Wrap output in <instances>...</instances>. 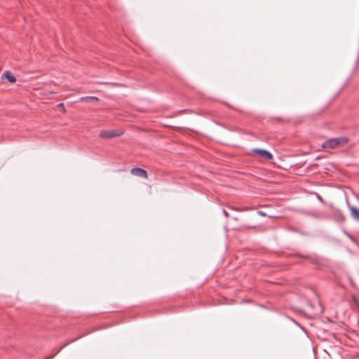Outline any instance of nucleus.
I'll list each match as a JSON object with an SVG mask.
<instances>
[{
    "instance_id": "7ed1b4c3",
    "label": "nucleus",
    "mask_w": 359,
    "mask_h": 359,
    "mask_svg": "<svg viewBox=\"0 0 359 359\" xmlns=\"http://www.w3.org/2000/svg\"><path fill=\"white\" fill-rule=\"evenodd\" d=\"M252 152L253 154L259 155L260 157L266 160H271L273 158L272 154L266 149H252Z\"/></svg>"
},
{
    "instance_id": "f8f14e48",
    "label": "nucleus",
    "mask_w": 359,
    "mask_h": 359,
    "mask_svg": "<svg viewBox=\"0 0 359 359\" xmlns=\"http://www.w3.org/2000/svg\"><path fill=\"white\" fill-rule=\"evenodd\" d=\"M57 106H58L59 107H62V108H64V104H63V103H60V104H57Z\"/></svg>"
},
{
    "instance_id": "1a4fd4ad",
    "label": "nucleus",
    "mask_w": 359,
    "mask_h": 359,
    "mask_svg": "<svg viewBox=\"0 0 359 359\" xmlns=\"http://www.w3.org/2000/svg\"><path fill=\"white\" fill-rule=\"evenodd\" d=\"M98 98L95 96H86L82 97L80 98V101H86V102H90V101H97Z\"/></svg>"
},
{
    "instance_id": "20e7f679",
    "label": "nucleus",
    "mask_w": 359,
    "mask_h": 359,
    "mask_svg": "<svg viewBox=\"0 0 359 359\" xmlns=\"http://www.w3.org/2000/svg\"><path fill=\"white\" fill-rule=\"evenodd\" d=\"M130 172L132 175L138 176L144 179L147 178V171L142 168H132L130 170Z\"/></svg>"
},
{
    "instance_id": "423d86ee",
    "label": "nucleus",
    "mask_w": 359,
    "mask_h": 359,
    "mask_svg": "<svg viewBox=\"0 0 359 359\" xmlns=\"http://www.w3.org/2000/svg\"><path fill=\"white\" fill-rule=\"evenodd\" d=\"M1 78H6L11 83L16 81L15 77L9 71H6L1 76Z\"/></svg>"
},
{
    "instance_id": "6e6552de",
    "label": "nucleus",
    "mask_w": 359,
    "mask_h": 359,
    "mask_svg": "<svg viewBox=\"0 0 359 359\" xmlns=\"http://www.w3.org/2000/svg\"><path fill=\"white\" fill-rule=\"evenodd\" d=\"M350 210L352 217L354 219L359 221V209L356 207L352 206L350 208Z\"/></svg>"
},
{
    "instance_id": "f03ea898",
    "label": "nucleus",
    "mask_w": 359,
    "mask_h": 359,
    "mask_svg": "<svg viewBox=\"0 0 359 359\" xmlns=\"http://www.w3.org/2000/svg\"><path fill=\"white\" fill-rule=\"evenodd\" d=\"M123 134V131L121 130H103L100 132L99 136L102 138L109 139L115 137H119Z\"/></svg>"
},
{
    "instance_id": "9b49d317",
    "label": "nucleus",
    "mask_w": 359,
    "mask_h": 359,
    "mask_svg": "<svg viewBox=\"0 0 359 359\" xmlns=\"http://www.w3.org/2000/svg\"><path fill=\"white\" fill-rule=\"evenodd\" d=\"M222 212L224 216H226V217H229V214L225 210H223Z\"/></svg>"
},
{
    "instance_id": "9d476101",
    "label": "nucleus",
    "mask_w": 359,
    "mask_h": 359,
    "mask_svg": "<svg viewBox=\"0 0 359 359\" xmlns=\"http://www.w3.org/2000/svg\"><path fill=\"white\" fill-rule=\"evenodd\" d=\"M258 215H261V216H266V213L262 212V211H258Z\"/></svg>"
},
{
    "instance_id": "0eeeda50",
    "label": "nucleus",
    "mask_w": 359,
    "mask_h": 359,
    "mask_svg": "<svg viewBox=\"0 0 359 359\" xmlns=\"http://www.w3.org/2000/svg\"><path fill=\"white\" fill-rule=\"evenodd\" d=\"M334 219L339 222H343L345 220V217L341 211H336L333 215Z\"/></svg>"
},
{
    "instance_id": "39448f33",
    "label": "nucleus",
    "mask_w": 359,
    "mask_h": 359,
    "mask_svg": "<svg viewBox=\"0 0 359 359\" xmlns=\"http://www.w3.org/2000/svg\"><path fill=\"white\" fill-rule=\"evenodd\" d=\"M81 336H80V337H77V338L72 339H70V340L67 341V342H65V343L63 344V346H62V347H60V348H59V349H58V350H57L55 353H53V354H52V355H48L45 359H52V358H54V357H55V355H56L60 352V351L63 347H65V346H67L68 344H71V343H72V342L75 341L76 339H79V338H81Z\"/></svg>"
},
{
    "instance_id": "ddd939ff",
    "label": "nucleus",
    "mask_w": 359,
    "mask_h": 359,
    "mask_svg": "<svg viewBox=\"0 0 359 359\" xmlns=\"http://www.w3.org/2000/svg\"><path fill=\"white\" fill-rule=\"evenodd\" d=\"M319 200L322 201V198L320 196H318Z\"/></svg>"
},
{
    "instance_id": "f257e3e1",
    "label": "nucleus",
    "mask_w": 359,
    "mask_h": 359,
    "mask_svg": "<svg viewBox=\"0 0 359 359\" xmlns=\"http://www.w3.org/2000/svg\"><path fill=\"white\" fill-rule=\"evenodd\" d=\"M347 142L348 139L346 137L331 138L323 144V147L325 149H334L338 146L344 145Z\"/></svg>"
}]
</instances>
